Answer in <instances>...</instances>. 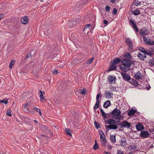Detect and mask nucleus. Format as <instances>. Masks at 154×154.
<instances>
[{
	"label": "nucleus",
	"instance_id": "f257e3e1",
	"mask_svg": "<svg viewBox=\"0 0 154 154\" xmlns=\"http://www.w3.org/2000/svg\"><path fill=\"white\" fill-rule=\"evenodd\" d=\"M121 112L120 110L117 108H116L112 112V114L113 116L112 118L108 120V124H116V119L119 118V115H120Z\"/></svg>",
	"mask_w": 154,
	"mask_h": 154
},
{
	"label": "nucleus",
	"instance_id": "f03ea898",
	"mask_svg": "<svg viewBox=\"0 0 154 154\" xmlns=\"http://www.w3.org/2000/svg\"><path fill=\"white\" fill-rule=\"evenodd\" d=\"M121 62V59L119 58H114V60L111 62V65L109 67L110 70H115L117 67L116 64L119 63Z\"/></svg>",
	"mask_w": 154,
	"mask_h": 154
},
{
	"label": "nucleus",
	"instance_id": "7ed1b4c3",
	"mask_svg": "<svg viewBox=\"0 0 154 154\" xmlns=\"http://www.w3.org/2000/svg\"><path fill=\"white\" fill-rule=\"evenodd\" d=\"M99 133L100 135L101 140V144L103 146L105 147L106 142L105 135L102 130H100V131Z\"/></svg>",
	"mask_w": 154,
	"mask_h": 154
},
{
	"label": "nucleus",
	"instance_id": "20e7f679",
	"mask_svg": "<svg viewBox=\"0 0 154 154\" xmlns=\"http://www.w3.org/2000/svg\"><path fill=\"white\" fill-rule=\"evenodd\" d=\"M126 43L128 47V50L129 51L132 50L133 48V43L131 39L129 38H127Z\"/></svg>",
	"mask_w": 154,
	"mask_h": 154
},
{
	"label": "nucleus",
	"instance_id": "39448f33",
	"mask_svg": "<svg viewBox=\"0 0 154 154\" xmlns=\"http://www.w3.org/2000/svg\"><path fill=\"white\" fill-rule=\"evenodd\" d=\"M121 63L122 65L128 67H129L132 64L131 62L129 60L127 59L122 60Z\"/></svg>",
	"mask_w": 154,
	"mask_h": 154
},
{
	"label": "nucleus",
	"instance_id": "423d86ee",
	"mask_svg": "<svg viewBox=\"0 0 154 154\" xmlns=\"http://www.w3.org/2000/svg\"><path fill=\"white\" fill-rule=\"evenodd\" d=\"M120 128H129L131 126V124L130 123L128 122L127 121H123L120 123Z\"/></svg>",
	"mask_w": 154,
	"mask_h": 154
},
{
	"label": "nucleus",
	"instance_id": "0eeeda50",
	"mask_svg": "<svg viewBox=\"0 0 154 154\" xmlns=\"http://www.w3.org/2000/svg\"><path fill=\"white\" fill-rule=\"evenodd\" d=\"M45 94L44 91H42L39 90V95L40 102L42 103H44L46 102V99H45L44 95Z\"/></svg>",
	"mask_w": 154,
	"mask_h": 154
},
{
	"label": "nucleus",
	"instance_id": "6e6552de",
	"mask_svg": "<svg viewBox=\"0 0 154 154\" xmlns=\"http://www.w3.org/2000/svg\"><path fill=\"white\" fill-rule=\"evenodd\" d=\"M121 74L124 80L128 81L130 80V76L128 74L125 72H121Z\"/></svg>",
	"mask_w": 154,
	"mask_h": 154
},
{
	"label": "nucleus",
	"instance_id": "1a4fd4ad",
	"mask_svg": "<svg viewBox=\"0 0 154 154\" xmlns=\"http://www.w3.org/2000/svg\"><path fill=\"white\" fill-rule=\"evenodd\" d=\"M149 135V133L148 131H143L140 134V136L142 138H146L148 137Z\"/></svg>",
	"mask_w": 154,
	"mask_h": 154
},
{
	"label": "nucleus",
	"instance_id": "9d476101",
	"mask_svg": "<svg viewBox=\"0 0 154 154\" xmlns=\"http://www.w3.org/2000/svg\"><path fill=\"white\" fill-rule=\"evenodd\" d=\"M143 40L144 42L149 45H154V42L152 40H151L149 38H147L146 37L143 38Z\"/></svg>",
	"mask_w": 154,
	"mask_h": 154
},
{
	"label": "nucleus",
	"instance_id": "9b49d317",
	"mask_svg": "<svg viewBox=\"0 0 154 154\" xmlns=\"http://www.w3.org/2000/svg\"><path fill=\"white\" fill-rule=\"evenodd\" d=\"M29 21V18L27 16L23 17L20 19L21 23L23 24H26Z\"/></svg>",
	"mask_w": 154,
	"mask_h": 154
},
{
	"label": "nucleus",
	"instance_id": "f8f14e48",
	"mask_svg": "<svg viewBox=\"0 0 154 154\" xmlns=\"http://www.w3.org/2000/svg\"><path fill=\"white\" fill-rule=\"evenodd\" d=\"M108 79V82L110 84L115 83L116 80V78L115 76L111 75L109 76Z\"/></svg>",
	"mask_w": 154,
	"mask_h": 154
},
{
	"label": "nucleus",
	"instance_id": "ddd939ff",
	"mask_svg": "<svg viewBox=\"0 0 154 154\" xmlns=\"http://www.w3.org/2000/svg\"><path fill=\"white\" fill-rule=\"evenodd\" d=\"M134 77L137 79H143V76L142 75L141 73L140 72H137L136 74L134 75Z\"/></svg>",
	"mask_w": 154,
	"mask_h": 154
},
{
	"label": "nucleus",
	"instance_id": "4468645a",
	"mask_svg": "<svg viewBox=\"0 0 154 154\" xmlns=\"http://www.w3.org/2000/svg\"><path fill=\"white\" fill-rule=\"evenodd\" d=\"M105 128L109 130V129H116L118 127L116 125L111 124L108 125H106Z\"/></svg>",
	"mask_w": 154,
	"mask_h": 154
},
{
	"label": "nucleus",
	"instance_id": "2eb2a0df",
	"mask_svg": "<svg viewBox=\"0 0 154 154\" xmlns=\"http://www.w3.org/2000/svg\"><path fill=\"white\" fill-rule=\"evenodd\" d=\"M105 97L107 99H110L112 97L113 94L110 93L109 91H105L104 94Z\"/></svg>",
	"mask_w": 154,
	"mask_h": 154
},
{
	"label": "nucleus",
	"instance_id": "dca6fc26",
	"mask_svg": "<svg viewBox=\"0 0 154 154\" xmlns=\"http://www.w3.org/2000/svg\"><path fill=\"white\" fill-rule=\"evenodd\" d=\"M129 23H131L132 26L136 30L137 32L138 31V28L136 24L134 21L132 20H130Z\"/></svg>",
	"mask_w": 154,
	"mask_h": 154
},
{
	"label": "nucleus",
	"instance_id": "f3484780",
	"mask_svg": "<svg viewBox=\"0 0 154 154\" xmlns=\"http://www.w3.org/2000/svg\"><path fill=\"white\" fill-rule=\"evenodd\" d=\"M40 127L42 132L47 133L48 132V129L45 126L42 125H40Z\"/></svg>",
	"mask_w": 154,
	"mask_h": 154
},
{
	"label": "nucleus",
	"instance_id": "a211bd4d",
	"mask_svg": "<svg viewBox=\"0 0 154 154\" xmlns=\"http://www.w3.org/2000/svg\"><path fill=\"white\" fill-rule=\"evenodd\" d=\"M137 129L139 131H142L144 129L143 125L141 123H139L136 125Z\"/></svg>",
	"mask_w": 154,
	"mask_h": 154
},
{
	"label": "nucleus",
	"instance_id": "6ab92c4d",
	"mask_svg": "<svg viewBox=\"0 0 154 154\" xmlns=\"http://www.w3.org/2000/svg\"><path fill=\"white\" fill-rule=\"evenodd\" d=\"M129 82L135 87H137L138 85L137 82L135 79H132L130 80Z\"/></svg>",
	"mask_w": 154,
	"mask_h": 154
},
{
	"label": "nucleus",
	"instance_id": "aec40b11",
	"mask_svg": "<svg viewBox=\"0 0 154 154\" xmlns=\"http://www.w3.org/2000/svg\"><path fill=\"white\" fill-rule=\"evenodd\" d=\"M120 68L122 71L125 72L130 71L131 69L130 68H128V67H125L124 66H121Z\"/></svg>",
	"mask_w": 154,
	"mask_h": 154
},
{
	"label": "nucleus",
	"instance_id": "412c9836",
	"mask_svg": "<svg viewBox=\"0 0 154 154\" xmlns=\"http://www.w3.org/2000/svg\"><path fill=\"white\" fill-rule=\"evenodd\" d=\"M110 101L107 100L104 103L103 105V106L105 108H106L110 106Z\"/></svg>",
	"mask_w": 154,
	"mask_h": 154
},
{
	"label": "nucleus",
	"instance_id": "4be33fe9",
	"mask_svg": "<svg viewBox=\"0 0 154 154\" xmlns=\"http://www.w3.org/2000/svg\"><path fill=\"white\" fill-rule=\"evenodd\" d=\"M136 112V110L131 109H130L128 113V116H132L134 115Z\"/></svg>",
	"mask_w": 154,
	"mask_h": 154
},
{
	"label": "nucleus",
	"instance_id": "5701e85b",
	"mask_svg": "<svg viewBox=\"0 0 154 154\" xmlns=\"http://www.w3.org/2000/svg\"><path fill=\"white\" fill-rule=\"evenodd\" d=\"M124 117L123 115H121V114L119 115V119H116V124H117V123H120L121 120H122L124 119Z\"/></svg>",
	"mask_w": 154,
	"mask_h": 154
},
{
	"label": "nucleus",
	"instance_id": "b1692460",
	"mask_svg": "<svg viewBox=\"0 0 154 154\" xmlns=\"http://www.w3.org/2000/svg\"><path fill=\"white\" fill-rule=\"evenodd\" d=\"M100 110L102 116L103 117L104 119H106L107 118L106 114L105 113L103 110L101 109H100Z\"/></svg>",
	"mask_w": 154,
	"mask_h": 154
},
{
	"label": "nucleus",
	"instance_id": "393cba45",
	"mask_svg": "<svg viewBox=\"0 0 154 154\" xmlns=\"http://www.w3.org/2000/svg\"><path fill=\"white\" fill-rule=\"evenodd\" d=\"M110 139L112 142L115 143L116 142V136H110Z\"/></svg>",
	"mask_w": 154,
	"mask_h": 154
},
{
	"label": "nucleus",
	"instance_id": "a878e982",
	"mask_svg": "<svg viewBox=\"0 0 154 154\" xmlns=\"http://www.w3.org/2000/svg\"><path fill=\"white\" fill-rule=\"evenodd\" d=\"M15 63V60H11V62L10 63L9 67L10 69H12L13 67V65Z\"/></svg>",
	"mask_w": 154,
	"mask_h": 154
},
{
	"label": "nucleus",
	"instance_id": "bb28decb",
	"mask_svg": "<svg viewBox=\"0 0 154 154\" xmlns=\"http://www.w3.org/2000/svg\"><path fill=\"white\" fill-rule=\"evenodd\" d=\"M140 33L142 35H144L146 34L147 31L146 29H141Z\"/></svg>",
	"mask_w": 154,
	"mask_h": 154
},
{
	"label": "nucleus",
	"instance_id": "cd10ccee",
	"mask_svg": "<svg viewBox=\"0 0 154 154\" xmlns=\"http://www.w3.org/2000/svg\"><path fill=\"white\" fill-rule=\"evenodd\" d=\"M99 145L97 143V140H95V143L93 149L96 150L99 148Z\"/></svg>",
	"mask_w": 154,
	"mask_h": 154
},
{
	"label": "nucleus",
	"instance_id": "c85d7f7f",
	"mask_svg": "<svg viewBox=\"0 0 154 154\" xmlns=\"http://www.w3.org/2000/svg\"><path fill=\"white\" fill-rule=\"evenodd\" d=\"M140 14V11L136 9L133 12V14L135 15H137Z\"/></svg>",
	"mask_w": 154,
	"mask_h": 154
},
{
	"label": "nucleus",
	"instance_id": "c756f323",
	"mask_svg": "<svg viewBox=\"0 0 154 154\" xmlns=\"http://www.w3.org/2000/svg\"><path fill=\"white\" fill-rule=\"evenodd\" d=\"M99 101H97L96 103L95 104L94 107V109L95 110H96L99 107Z\"/></svg>",
	"mask_w": 154,
	"mask_h": 154
},
{
	"label": "nucleus",
	"instance_id": "7c9ffc66",
	"mask_svg": "<svg viewBox=\"0 0 154 154\" xmlns=\"http://www.w3.org/2000/svg\"><path fill=\"white\" fill-rule=\"evenodd\" d=\"M139 50H140L143 53L145 54V53H146V50L144 48L142 47H140L139 48Z\"/></svg>",
	"mask_w": 154,
	"mask_h": 154
},
{
	"label": "nucleus",
	"instance_id": "2f4dec72",
	"mask_svg": "<svg viewBox=\"0 0 154 154\" xmlns=\"http://www.w3.org/2000/svg\"><path fill=\"white\" fill-rule=\"evenodd\" d=\"M94 58L93 57H92V58H91L88 60L86 61L87 64H90L93 62V61L94 60Z\"/></svg>",
	"mask_w": 154,
	"mask_h": 154
},
{
	"label": "nucleus",
	"instance_id": "473e14b6",
	"mask_svg": "<svg viewBox=\"0 0 154 154\" xmlns=\"http://www.w3.org/2000/svg\"><path fill=\"white\" fill-rule=\"evenodd\" d=\"M110 91H117L116 90V87H115L114 86H111V87H110Z\"/></svg>",
	"mask_w": 154,
	"mask_h": 154
},
{
	"label": "nucleus",
	"instance_id": "72a5a7b5",
	"mask_svg": "<svg viewBox=\"0 0 154 154\" xmlns=\"http://www.w3.org/2000/svg\"><path fill=\"white\" fill-rule=\"evenodd\" d=\"M124 57L126 58H127L128 60L130 59L131 57V55L129 53H127L126 54L125 56Z\"/></svg>",
	"mask_w": 154,
	"mask_h": 154
},
{
	"label": "nucleus",
	"instance_id": "f704fd0d",
	"mask_svg": "<svg viewBox=\"0 0 154 154\" xmlns=\"http://www.w3.org/2000/svg\"><path fill=\"white\" fill-rule=\"evenodd\" d=\"M138 57L140 60H144L143 57H142V54H141L140 52L138 53Z\"/></svg>",
	"mask_w": 154,
	"mask_h": 154
},
{
	"label": "nucleus",
	"instance_id": "c9c22d12",
	"mask_svg": "<svg viewBox=\"0 0 154 154\" xmlns=\"http://www.w3.org/2000/svg\"><path fill=\"white\" fill-rule=\"evenodd\" d=\"M8 102V100L7 99L5 98L2 100H1V103H3L5 104H7Z\"/></svg>",
	"mask_w": 154,
	"mask_h": 154
},
{
	"label": "nucleus",
	"instance_id": "e433bc0d",
	"mask_svg": "<svg viewBox=\"0 0 154 154\" xmlns=\"http://www.w3.org/2000/svg\"><path fill=\"white\" fill-rule=\"evenodd\" d=\"M30 112L34 113L35 112H38V108H33L31 109Z\"/></svg>",
	"mask_w": 154,
	"mask_h": 154
},
{
	"label": "nucleus",
	"instance_id": "4c0bfd02",
	"mask_svg": "<svg viewBox=\"0 0 154 154\" xmlns=\"http://www.w3.org/2000/svg\"><path fill=\"white\" fill-rule=\"evenodd\" d=\"M94 124L96 128L98 129L100 127V125L96 122H94Z\"/></svg>",
	"mask_w": 154,
	"mask_h": 154
},
{
	"label": "nucleus",
	"instance_id": "58836bf2",
	"mask_svg": "<svg viewBox=\"0 0 154 154\" xmlns=\"http://www.w3.org/2000/svg\"><path fill=\"white\" fill-rule=\"evenodd\" d=\"M117 12V10L116 8H114L113 10L112 14L113 15L116 14Z\"/></svg>",
	"mask_w": 154,
	"mask_h": 154
},
{
	"label": "nucleus",
	"instance_id": "ea45409f",
	"mask_svg": "<svg viewBox=\"0 0 154 154\" xmlns=\"http://www.w3.org/2000/svg\"><path fill=\"white\" fill-rule=\"evenodd\" d=\"M86 89H83L82 91L81 94L83 95H85L86 94Z\"/></svg>",
	"mask_w": 154,
	"mask_h": 154
},
{
	"label": "nucleus",
	"instance_id": "a19ab883",
	"mask_svg": "<svg viewBox=\"0 0 154 154\" xmlns=\"http://www.w3.org/2000/svg\"><path fill=\"white\" fill-rule=\"evenodd\" d=\"M140 2L138 0H136L135 2V5L136 6H138V5H140Z\"/></svg>",
	"mask_w": 154,
	"mask_h": 154
},
{
	"label": "nucleus",
	"instance_id": "79ce46f5",
	"mask_svg": "<svg viewBox=\"0 0 154 154\" xmlns=\"http://www.w3.org/2000/svg\"><path fill=\"white\" fill-rule=\"evenodd\" d=\"M105 10L108 12L110 10V7L108 5H106L105 7Z\"/></svg>",
	"mask_w": 154,
	"mask_h": 154
},
{
	"label": "nucleus",
	"instance_id": "37998d69",
	"mask_svg": "<svg viewBox=\"0 0 154 154\" xmlns=\"http://www.w3.org/2000/svg\"><path fill=\"white\" fill-rule=\"evenodd\" d=\"M7 114L9 116H11V110L10 109H8L7 110L6 112Z\"/></svg>",
	"mask_w": 154,
	"mask_h": 154
},
{
	"label": "nucleus",
	"instance_id": "c03bdc74",
	"mask_svg": "<svg viewBox=\"0 0 154 154\" xmlns=\"http://www.w3.org/2000/svg\"><path fill=\"white\" fill-rule=\"evenodd\" d=\"M66 133L68 135H71V134L70 133V131H69V129H66Z\"/></svg>",
	"mask_w": 154,
	"mask_h": 154
},
{
	"label": "nucleus",
	"instance_id": "a18cd8bd",
	"mask_svg": "<svg viewBox=\"0 0 154 154\" xmlns=\"http://www.w3.org/2000/svg\"><path fill=\"white\" fill-rule=\"evenodd\" d=\"M121 145L122 146H124L125 145L124 143L126 142V141L124 140H121Z\"/></svg>",
	"mask_w": 154,
	"mask_h": 154
},
{
	"label": "nucleus",
	"instance_id": "49530a36",
	"mask_svg": "<svg viewBox=\"0 0 154 154\" xmlns=\"http://www.w3.org/2000/svg\"><path fill=\"white\" fill-rule=\"evenodd\" d=\"M31 53H29L28 54H27L26 55V57H25V58H24V60H25L26 58H28L29 57H30L31 56Z\"/></svg>",
	"mask_w": 154,
	"mask_h": 154
},
{
	"label": "nucleus",
	"instance_id": "de8ad7c7",
	"mask_svg": "<svg viewBox=\"0 0 154 154\" xmlns=\"http://www.w3.org/2000/svg\"><path fill=\"white\" fill-rule=\"evenodd\" d=\"M146 53H145V54H147L149 55H151L152 54L148 50H146Z\"/></svg>",
	"mask_w": 154,
	"mask_h": 154
},
{
	"label": "nucleus",
	"instance_id": "09e8293b",
	"mask_svg": "<svg viewBox=\"0 0 154 154\" xmlns=\"http://www.w3.org/2000/svg\"><path fill=\"white\" fill-rule=\"evenodd\" d=\"M52 72L54 74H56L58 73V71L57 70H53Z\"/></svg>",
	"mask_w": 154,
	"mask_h": 154
},
{
	"label": "nucleus",
	"instance_id": "8fccbe9b",
	"mask_svg": "<svg viewBox=\"0 0 154 154\" xmlns=\"http://www.w3.org/2000/svg\"><path fill=\"white\" fill-rule=\"evenodd\" d=\"M153 61L152 60H150L149 61V64L151 65V66H152V65H154V63H152V62H153Z\"/></svg>",
	"mask_w": 154,
	"mask_h": 154
},
{
	"label": "nucleus",
	"instance_id": "3c124183",
	"mask_svg": "<svg viewBox=\"0 0 154 154\" xmlns=\"http://www.w3.org/2000/svg\"><path fill=\"white\" fill-rule=\"evenodd\" d=\"M91 26V25L90 24H88L85 25V29H87Z\"/></svg>",
	"mask_w": 154,
	"mask_h": 154
},
{
	"label": "nucleus",
	"instance_id": "603ef678",
	"mask_svg": "<svg viewBox=\"0 0 154 154\" xmlns=\"http://www.w3.org/2000/svg\"><path fill=\"white\" fill-rule=\"evenodd\" d=\"M99 97H100V94H98L97 95V96H96L97 101H99Z\"/></svg>",
	"mask_w": 154,
	"mask_h": 154
},
{
	"label": "nucleus",
	"instance_id": "864d4df0",
	"mask_svg": "<svg viewBox=\"0 0 154 154\" xmlns=\"http://www.w3.org/2000/svg\"><path fill=\"white\" fill-rule=\"evenodd\" d=\"M117 154H124L123 152L120 151V150H118L117 151Z\"/></svg>",
	"mask_w": 154,
	"mask_h": 154
},
{
	"label": "nucleus",
	"instance_id": "5fc2aeb1",
	"mask_svg": "<svg viewBox=\"0 0 154 154\" xmlns=\"http://www.w3.org/2000/svg\"><path fill=\"white\" fill-rule=\"evenodd\" d=\"M108 148L110 150H111L112 149V146L111 145H108Z\"/></svg>",
	"mask_w": 154,
	"mask_h": 154
},
{
	"label": "nucleus",
	"instance_id": "6e6d98bb",
	"mask_svg": "<svg viewBox=\"0 0 154 154\" xmlns=\"http://www.w3.org/2000/svg\"><path fill=\"white\" fill-rule=\"evenodd\" d=\"M146 54H142V57H143V59H144V60L145 59V58L146 57Z\"/></svg>",
	"mask_w": 154,
	"mask_h": 154
},
{
	"label": "nucleus",
	"instance_id": "4d7b16f0",
	"mask_svg": "<svg viewBox=\"0 0 154 154\" xmlns=\"http://www.w3.org/2000/svg\"><path fill=\"white\" fill-rule=\"evenodd\" d=\"M103 23L105 24H106L108 23V21L106 20H103Z\"/></svg>",
	"mask_w": 154,
	"mask_h": 154
},
{
	"label": "nucleus",
	"instance_id": "13d9d810",
	"mask_svg": "<svg viewBox=\"0 0 154 154\" xmlns=\"http://www.w3.org/2000/svg\"><path fill=\"white\" fill-rule=\"evenodd\" d=\"M3 17V15L2 14H0V20L2 19Z\"/></svg>",
	"mask_w": 154,
	"mask_h": 154
},
{
	"label": "nucleus",
	"instance_id": "bf43d9fd",
	"mask_svg": "<svg viewBox=\"0 0 154 154\" xmlns=\"http://www.w3.org/2000/svg\"><path fill=\"white\" fill-rule=\"evenodd\" d=\"M104 153L105 154H111V153H110V152H104Z\"/></svg>",
	"mask_w": 154,
	"mask_h": 154
},
{
	"label": "nucleus",
	"instance_id": "052dcab7",
	"mask_svg": "<svg viewBox=\"0 0 154 154\" xmlns=\"http://www.w3.org/2000/svg\"><path fill=\"white\" fill-rule=\"evenodd\" d=\"M136 149V146H135L134 145V146L132 148V149L133 150H135V149Z\"/></svg>",
	"mask_w": 154,
	"mask_h": 154
},
{
	"label": "nucleus",
	"instance_id": "680f3d73",
	"mask_svg": "<svg viewBox=\"0 0 154 154\" xmlns=\"http://www.w3.org/2000/svg\"><path fill=\"white\" fill-rule=\"evenodd\" d=\"M49 32H48V35H50V34H51V30H49Z\"/></svg>",
	"mask_w": 154,
	"mask_h": 154
},
{
	"label": "nucleus",
	"instance_id": "e2e57ef3",
	"mask_svg": "<svg viewBox=\"0 0 154 154\" xmlns=\"http://www.w3.org/2000/svg\"><path fill=\"white\" fill-rule=\"evenodd\" d=\"M39 114L41 115V116H42V113H41V112L40 111V110L39 109Z\"/></svg>",
	"mask_w": 154,
	"mask_h": 154
},
{
	"label": "nucleus",
	"instance_id": "0e129e2a",
	"mask_svg": "<svg viewBox=\"0 0 154 154\" xmlns=\"http://www.w3.org/2000/svg\"><path fill=\"white\" fill-rule=\"evenodd\" d=\"M34 122H35V123H38V121H37L36 120H34Z\"/></svg>",
	"mask_w": 154,
	"mask_h": 154
},
{
	"label": "nucleus",
	"instance_id": "69168bd1",
	"mask_svg": "<svg viewBox=\"0 0 154 154\" xmlns=\"http://www.w3.org/2000/svg\"><path fill=\"white\" fill-rule=\"evenodd\" d=\"M110 1L111 3H113L114 2V0H110Z\"/></svg>",
	"mask_w": 154,
	"mask_h": 154
},
{
	"label": "nucleus",
	"instance_id": "338daca9",
	"mask_svg": "<svg viewBox=\"0 0 154 154\" xmlns=\"http://www.w3.org/2000/svg\"><path fill=\"white\" fill-rule=\"evenodd\" d=\"M28 103H26L25 105H24V106L25 107H24V108H25V107H26L27 106V105H28Z\"/></svg>",
	"mask_w": 154,
	"mask_h": 154
},
{
	"label": "nucleus",
	"instance_id": "774afa93",
	"mask_svg": "<svg viewBox=\"0 0 154 154\" xmlns=\"http://www.w3.org/2000/svg\"><path fill=\"white\" fill-rule=\"evenodd\" d=\"M43 0H40V1L41 2H42L43 1Z\"/></svg>",
	"mask_w": 154,
	"mask_h": 154
}]
</instances>
